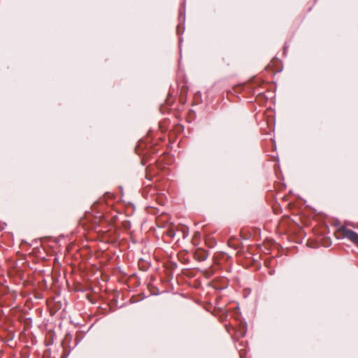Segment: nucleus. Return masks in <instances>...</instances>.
I'll use <instances>...</instances> for the list:
<instances>
[{
    "label": "nucleus",
    "instance_id": "obj_2",
    "mask_svg": "<svg viewBox=\"0 0 358 358\" xmlns=\"http://www.w3.org/2000/svg\"><path fill=\"white\" fill-rule=\"evenodd\" d=\"M196 256L199 261L203 262L205 261L208 258V253L204 250H198L196 252Z\"/></svg>",
    "mask_w": 358,
    "mask_h": 358
},
{
    "label": "nucleus",
    "instance_id": "obj_1",
    "mask_svg": "<svg viewBox=\"0 0 358 358\" xmlns=\"http://www.w3.org/2000/svg\"><path fill=\"white\" fill-rule=\"evenodd\" d=\"M341 231L344 238L349 239L356 245H358V234L346 227H342Z\"/></svg>",
    "mask_w": 358,
    "mask_h": 358
}]
</instances>
